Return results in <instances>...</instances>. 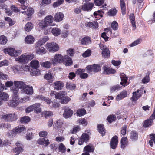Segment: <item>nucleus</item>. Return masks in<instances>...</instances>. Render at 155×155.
Masks as SVG:
<instances>
[{
    "label": "nucleus",
    "mask_w": 155,
    "mask_h": 155,
    "mask_svg": "<svg viewBox=\"0 0 155 155\" xmlns=\"http://www.w3.org/2000/svg\"><path fill=\"white\" fill-rule=\"evenodd\" d=\"M51 62L54 65L57 63H63L66 66H69L72 64L71 58L67 55L63 56L61 54H56L54 57L51 59Z\"/></svg>",
    "instance_id": "1"
},
{
    "label": "nucleus",
    "mask_w": 155,
    "mask_h": 155,
    "mask_svg": "<svg viewBox=\"0 0 155 155\" xmlns=\"http://www.w3.org/2000/svg\"><path fill=\"white\" fill-rule=\"evenodd\" d=\"M54 21V18L51 15H48L46 16L44 20H42L39 23V26L42 28H46L50 26H54L52 23Z\"/></svg>",
    "instance_id": "2"
},
{
    "label": "nucleus",
    "mask_w": 155,
    "mask_h": 155,
    "mask_svg": "<svg viewBox=\"0 0 155 155\" xmlns=\"http://www.w3.org/2000/svg\"><path fill=\"white\" fill-rule=\"evenodd\" d=\"M17 91L14 90L13 91L12 95V99L8 102V105L11 107H15L19 104V97L18 94H17Z\"/></svg>",
    "instance_id": "3"
},
{
    "label": "nucleus",
    "mask_w": 155,
    "mask_h": 155,
    "mask_svg": "<svg viewBox=\"0 0 155 155\" xmlns=\"http://www.w3.org/2000/svg\"><path fill=\"white\" fill-rule=\"evenodd\" d=\"M5 54H8L12 57H15L20 54L22 52L21 50L15 49L14 48L9 47L3 49Z\"/></svg>",
    "instance_id": "4"
},
{
    "label": "nucleus",
    "mask_w": 155,
    "mask_h": 155,
    "mask_svg": "<svg viewBox=\"0 0 155 155\" xmlns=\"http://www.w3.org/2000/svg\"><path fill=\"white\" fill-rule=\"evenodd\" d=\"M45 47L48 51L52 53L55 52L60 49L58 44L54 42H47L45 45Z\"/></svg>",
    "instance_id": "5"
},
{
    "label": "nucleus",
    "mask_w": 155,
    "mask_h": 155,
    "mask_svg": "<svg viewBox=\"0 0 155 155\" xmlns=\"http://www.w3.org/2000/svg\"><path fill=\"white\" fill-rule=\"evenodd\" d=\"M1 117L5 121L9 122L15 121L18 118L17 115L15 113L3 114L1 116Z\"/></svg>",
    "instance_id": "6"
},
{
    "label": "nucleus",
    "mask_w": 155,
    "mask_h": 155,
    "mask_svg": "<svg viewBox=\"0 0 155 155\" xmlns=\"http://www.w3.org/2000/svg\"><path fill=\"white\" fill-rule=\"evenodd\" d=\"M34 58V55L33 54H24L18 58H15V60L19 61L20 62L24 63L30 61Z\"/></svg>",
    "instance_id": "7"
},
{
    "label": "nucleus",
    "mask_w": 155,
    "mask_h": 155,
    "mask_svg": "<svg viewBox=\"0 0 155 155\" xmlns=\"http://www.w3.org/2000/svg\"><path fill=\"white\" fill-rule=\"evenodd\" d=\"M15 87H12L10 88V90L12 92H13V90H17V94H18L19 89H22L25 87L26 84L25 83L22 81H15L14 82Z\"/></svg>",
    "instance_id": "8"
},
{
    "label": "nucleus",
    "mask_w": 155,
    "mask_h": 155,
    "mask_svg": "<svg viewBox=\"0 0 155 155\" xmlns=\"http://www.w3.org/2000/svg\"><path fill=\"white\" fill-rule=\"evenodd\" d=\"M86 71L88 73L92 72H97L101 70L100 66L98 64H93L87 66L85 68Z\"/></svg>",
    "instance_id": "9"
},
{
    "label": "nucleus",
    "mask_w": 155,
    "mask_h": 155,
    "mask_svg": "<svg viewBox=\"0 0 155 155\" xmlns=\"http://www.w3.org/2000/svg\"><path fill=\"white\" fill-rule=\"evenodd\" d=\"M100 48L102 50V54L104 58H108L110 56V51L109 49L105 45L102 44H99Z\"/></svg>",
    "instance_id": "10"
},
{
    "label": "nucleus",
    "mask_w": 155,
    "mask_h": 155,
    "mask_svg": "<svg viewBox=\"0 0 155 155\" xmlns=\"http://www.w3.org/2000/svg\"><path fill=\"white\" fill-rule=\"evenodd\" d=\"M42 45H37V43L35 45L36 53L38 54L43 55L46 53L47 51L43 47H41Z\"/></svg>",
    "instance_id": "11"
},
{
    "label": "nucleus",
    "mask_w": 155,
    "mask_h": 155,
    "mask_svg": "<svg viewBox=\"0 0 155 155\" xmlns=\"http://www.w3.org/2000/svg\"><path fill=\"white\" fill-rule=\"evenodd\" d=\"M63 109L64 110L63 116L64 118H67L72 115L73 111L68 107H63Z\"/></svg>",
    "instance_id": "12"
},
{
    "label": "nucleus",
    "mask_w": 155,
    "mask_h": 155,
    "mask_svg": "<svg viewBox=\"0 0 155 155\" xmlns=\"http://www.w3.org/2000/svg\"><path fill=\"white\" fill-rule=\"evenodd\" d=\"M89 138V136L88 134L83 133L79 140L78 144L81 145L83 144L84 142H87Z\"/></svg>",
    "instance_id": "13"
},
{
    "label": "nucleus",
    "mask_w": 155,
    "mask_h": 155,
    "mask_svg": "<svg viewBox=\"0 0 155 155\" xmlns=\"http://www.w3.org/2000/svg\"><path fill=\"white\" fill-rule=\"evenodd\" d=\"M16 145L17 147L13 150L15 153H16L15 155H18L20 153L23 151V144L21 143L18 142L16 143Z\"/></svg>",
    "instance_id": "14"
},
{
    "label": "nucleus",
    "mask_w": 155,
    "mask_h": 155,
    "mask_svg": "<svg viewBox=\"0 0 155 155\" xmlns=\"http://www.w3.org/2000/svg\"><path fill=\"white\" fill-rule=\"evenodd\" d=\"M94 5L93 3H86L82 5L81 9L84 11H90L92 10Z\"/></svg>",
    "instance_id": "15"
},
{
    "label": "nucleus",
    "mask_w": 155,
    "mask_h": 155,
    "mask_svg": "<svg viewBox=\"0 0 155 155\" xmlns=\"http://www.w3.org/2000/svg\"><path fill=\"white\" fill-rule=\"evenodd\" d=\"M103 73L105 74H113L115 73V70L110 68L108 67L107 66H104L103 68Z\"/></svg>",
    "instance_id": "16"
},
{
    "label": "nucleus",
    "mask_w": 155,
    "mask_h": 155,
    "mask_svg": "<svg viewBox=\"0 0 155 155\" xmlns=\"http://www.w3.org/2000/svg\"><path fill=\"white\" fill-rule=\"evenodd\" d=\"M85 69H78L76 71V74L80 75V77L82 79H85L87 78L88 76V74L86 73H84Z\"/></svg>",
    "instance_id": "17"
},
{
    "label": "nucleus",
    "mask_w": 155,
    "mask_h": 155,
    "mask_svg": "<svg viewBox=\"0 0 155 155\" xmlns=\"http://www.w3.org/2000/svg\"><path fill=\"white\" fill-rule=\"evenodd\" d=\"M27 9V11H22L21 13L28 16V20H29L34 12V10L33 8H31L28 7L27 8V7L25 9Z\"/></svg>",
    "instance_id": "18"
},
{
    "label": "nucleus",
    "mask_w": 155,
    "mask_h": 155,
    "mask_svg": "<svg viewBox=\"0 0 155 155\" xmlns=\"http://www.w3.org/2000/svg\"><path fill=\"white\" fill-rule=\"evenodd\" d=\"M21 91L25 92L28 95H31L33 93L32 86L25 85V87L22 89Z\"/></svg>",
    "instance_id": "19"
},
{
    "label": "nucleus",
    "mask_w": 155,
    "mask_h": 155,
    "mask_svg": "<svg viewBox=\"0 0 155 155\" xmlns=\"http://www.w3.org/2000/svg\"><path fill=\"white\" fill-rule=\"evenodd\" d=\"M118 143V137L117 136H114L110 142L111 147L113 149H115L117 147Z\"/></svg>",
    "instance_id": "20"
},
{
    "label": "nucleus",
    "mask_w": 155,
    "mask_h": 155,
    "mask_svg": "<svg viewBox=\"0 0 155 155\" xmlns=\"http://www.w3.org/2000/svg\"><path fill=\"white\" fill-rule=\"evenodd\" d=\"M37 143L40 145H45V146H47L50 143L49 140L45 138H39L37 140Z\"/></svg>",
    "instance_id": "21"
},
{
    "label": "nucleus",
    "mask_w": 155,
    "mask_h": 155,
    "mask_svg": "<svg viewBox=\"0 0 155 155\" xmlns=\"http://www.w3.org/2000/svg\"><path fill=\"white\" fill-rule=\"evenodd\" d=\"M141 92L140 90H138L136 92H133V96L132 97V101L137 100L141 96Z\"/></svg>",
    "instance_id": "22"
},
{
    "label": "nucleus",
    "mask_w": 155,
    "mask_h": 155,
    "mask_svg": "<svg viewBox=\"0 0 155 155\" xmlns=\"http://www.w3.org/2000/svg\"><path fill=\"white\" fill-rule=\"evenodd\" d=\"M120 78L121 82L120 84L125 87V86H126L128 84L127 82V78L126 77V75L124 73H122L120 75Z\"/></svg>",
    "instance_id": "23"
},
{
    "label": "nucleus",
    "mask_w": 155,
    "mask_h": 155,
    "mask_svg": "<svg viewBox=\"0 0 155 155\" xmlns=\"http://www.w3.org/2000/svg\"><path fill=\"white\" fill-rule=\"evenodd\" d=\"M64 18L63 14L60 12L57 13L54 16V20L56 22H60L63 20Z\"/></svg>",
    "instance_id": "24"
},
{
    "label": "nucleus",
    "mask_w": 155,
    "mask_h": 155,
    "mask_svg": "<svg viewBox=\"0 0 155 155\" xmlns=\"http://www.w3.org/2000/svg\"><path fill=\"white\" fill-rule=\"evenodd\" d=\"M9 99V95L8 94L5 92H3L0 94V99L2 101H6Z\"/></svg>",
    "instance_id": "25"
},
{
    "label": "nucleus",
    "mask_w": 155,
    "mask_h": 155,
    "mask_svg": "<svg viewBox=\"0 0 155 155\" xmlns=\"http://www.w3.org/2000/svg\"><path fill=\"white\" fill-rule=\"evenodd\" d=\"M127 93L126 91L123 90L119 94H118L116 97L117 101H119L127 97Z\"/></svg>",
    "instance_id": "26"
},
{
    "label": "nucleus",
    "mask_w": 155,
    "mask_h": 155,
    "mask_svg": "<svg viewBox=\"0 0 155 155\" xmlns=\"http://www.w3.org/2000/svg\"><path fill=\"white\" fill-rule=\"evenodd\" d=\"M30 66L35 69H37L39 66V61L37 60H32L30 63Z\"/></svg>",
    "instance_id": "27"
},
{
    "label": "nucleus",
    "mask_w": 155,
    "mask_h": 155,
    "mask_svg": "<svg viewBox=\"0 0 155 155\" xmlns=\"http://www.w3.org/2000/svg\"><path fill=\"white\" fill-rule=\"evenodd\" d=\"M54 84V87L56 90H61L64 86L63 83L61 81H56Z\"/></svg>",
    "instance_id": "28"
},
{
    "label": "nucleus",
    "mask_w": 155,
    "mask_h": 155,
    "mask_svg": "<svg viewBox=\"0 0 155 155\" xmlns=\"http://www.w3.org/2000/svg\"><path fill=\"white\" fill-rule=\"evenodd\" d=\"M120 8L121 12L123 15L126 13V4L124 0H120Z\"/></svg>",
    "instance_id": "29"
},
{
    "label": "nucleus",
    "mask_w": 155,
    "mask_h": 155,
    "mask_svg": "<svg viewBox=\"0 0 155 155\" xmlns=\"http://www.w3.org/2000/svg\"><path fill=\"white\" fill-rule=\"evenodd\" d=\"M36 98L41 100H43L46 102L47 104H50L52 102L51 100L49 98H47L44 97L42 95H38L36 97Z\"/></svg>",
    "instance_id": "30"
},
{
    "label": "nucleus",
    "mask_w": 155,
    "mask_h": 155,
    "mask_svg": "<svg viewBox=\"0 0 155 155\" xmlns=\"http://www.w3.org/2000/svg\"><path fill=\"white\" fill-rule=\"evenodd\" d=\"M39 106V103L35 104L32 105H31L25 109V112L27 113H29L33 110H34V108H36Z\"/></svg>",
    "instance_id": "31"
},
{
    "label": "nucleus",
    "mask_w": 155,
    "mask_h": 155,
    "mask_svg": "<svg viewBox=\"0 0 155 155\" xmlns=\"http://www.w3.org/2000/svg\"><path fill=\"white\" fill-rule=\"evenodd\" d=\"M85 25L87 27L91 28H96L98 27V23L96 21H94L93 22H87L86 23Z\"/></svg>",
    "instance_id": "32"
},
{
    "label": "nucleus",
    "mask_w": 155,
    "mask_h": 155,
    "mask_svg": "<svg viewBox=\"0 0 155 155\" xmlns=\"http://www.w3.org/2000/svg\"><path fill=\"white\" fill-rule=\"evenodd\" d=\"M97 128L99 132L102 136H103L105 134L106 130L104 128L103 125L101 124H98L97 126Z\"/></svg>",
    "instance_id": "33"
},
{
    "label": "nucleus",
    "mask_w": 155,
    "mask_h": 155,
    "mask_svg": "<svg viewBox=\"0 0 155 155\" xmlns=\"http://www.w3.org/2000/svg\"><path fill=\"white\" fill-rule=\"evenodd\" d=\"M34 37L30 35H28L25 38L26 42L28 44H33L34 41Z\"/></svg>",
    "instance_id": "34"
},
{
    "label": "nucleus",
    "mask_w": 155,
    "mask_h": 155,
    "mask_svg": "<svg viewBox=\"0 0 155 155\" xmlns=\"http://www.w3.org/2000/svg\"><path fill=\"white\" fill-rule=\"evenodd\" d=\"M94 151L93 146L91 144H89L86 146L84 148V151L85 152H92Z\"/></svg>",
    "instance_id": "35"
},
{
    "label": "nucleus",
    "mask_w": 155,
    "mask_h": 155,
    "mask_svg": "<svg viewBox=\"0 0 155 155\" xmlns=\"http://www.w3.org/2000/svg\"><path fill=\"white\" fill-rule=\"evenodd\" d=\"M25 130L26 128L23 125L17 126L14 129V130L15 131L16 134L21 133Z\"/></svg>",
    "instance_id": "36"
},
{
    "label": "nucleus",
    "mask_w": 155,
    "mask_h": 155,
    "mask_svg": "<svg viewBox=\"0 0 155 155\" xmlns=\"http://www.w3.org/2000/svg\"><path fill=\"white\" fill-rule=\"evenodd\" d=\"M130 137L132 141H136L138 139V134L137 133L134 131L130 133Z\"/></svg>",
    "instance_id": "37"
},
{
    "label": "nucleus",
    "mask_w": 155,
    "mask_h": 155,
    "mask_svg": "<svg viewBox=\"0 0 155 155\" xmlns=\"http://www.w3.org/2000/svg\"><path fill=\"white\" fill-rule=\"evenodd\" d=\"M127 137H123L121 140V147L122 148H124L127 145Z\"/></svg>",
    "instance_id": "38"
},
{
    "label": "nucleus",
    "mask_w": 155,
    "mask_h": 155,
    "mask_svg": "<svg viewBox=\"0 0 155 155\" xmlns=\"http://www.w3.org/2000/svg\"><path fill=\"white\" fill-rule=\"evenodd\" d=\"M33 24L30 22H28L25 25L24 28L26 31L29 32L33 29Z\"/></svg>",
    "instance_id": "39"
},
{
    "label": "nucleus",
    "mask_w": 155,
    "mask_h": 155,
    "mask_svg": "<svg viewBox=\"0 0 155 155\" xmlns=\"http://www.w3.org/2000/svg\"><path fill=\"white\" fill-rule=\"evenodd\" d=\"M65 94L63 95L61 100L60 101V102L62 104H66L70 101L71 99L68 96H65Z\"/></svg>",
    "instance_id": "40"
},
{
    "label": "nucleus",
    "mask_w": 155,
    "mask_h": 155,
    "mask_svg": "<svg viewBox=\"0 0 155 155\" xmlns=\"http://www.w3.org/2000/svg\"><path fill=\"white\" fill-rule=\"evenodd\" d=\"M61 30L58 28H54L51 30V32L54 36H58L61 34Z\"/></svg>",
    "instance_id": "41"
},
{
    "label": "nucleus",
    "mask_w": 155,
    "mask_h": 155,
    "mask_svg": "<svg viewBox=\"0 0 155 155\" xmlns=\"http://www.w3.org/2000/svg\"><path fill=\"white\" fill-rule=\"evenodd\" d=\"M91 41L90 38L89 37H85L82 39L81 43L84 45H87L90 44Z\"/></svg>",
    "instance_id": "42"
},
{
    "label": "nucleus",
    "mask_w": 155,
    "mask_h": 155,
    "mask_svg": "<svg viewBox=\"0 0 155 155\" xmlns=\"http://www.w3.org/2000/svg\"><path fill=\"white\" fill-rule=\"evenodd\" d=\"M18 1L21 4L20 5V8L22 9L25 10L28 6L27 4H25L26 0H18Z\"/></svg>",
    "instance_id": "43"
},
{
    "label": "nucleus",
    "mask_w": 155,
    "mask_h": 155,
    "mask_svg": "<svg viewBox=\"0 0 155 155\" xmlns=\"http://www.w3.org/2000/svg\"><path fill=\"white\" fill-rule=\"evenodd\" d=\"M49 39V38L47 36H45L42 38L40 39L36 43H37V45H42L48 41Z\"/></svg>",
    "instance_id": "44"
},
{
    "label": "nucleus",
    "mask_w": 155,
    "mask_h": 155,
    "mask_svg": "<svg viewBox=\"0 0 155 155\" xmlns=\"http://www.w3.org/2000/svg\"><path fill=\"white\" fill-rule=\"evenodd\" d=\"M16 133L15 131L14 130V129L12 130L8 131L6 134V136L10 138H13L16 135Z\"/></svg>",
    "instance_id": "45"
},
{
    "label": "nucleus",
    "mask_w": 155,
    "mask_h": 155,
    "mask_svg": "<svg viewBox=\"0 0 155 155\" xmlns=\"http://www.w3.org/2000/svg\"><path fill=\"white\" fill-rule=\"evenodd\" d=\"M129 18L133 27L134 29H136V27L135 25V20L134 15L133 14H130L129 16Z\"/></svg>",
    "instance_id": "46"
},
{
    "label": "nucleus",
    "mask_w": 155,
    "mask_h": 155,
    "mask_svg": "<svg viewBox=\"0 0 155 155\" xmlns=\"http://www.w3.org/2000/svg\"><path fill=\"white\" fill-rule=\"evenodd\" d=\"M12 71L15 74L20 73V72L21 67L20 66L16 65L14 66L11 67Z\"/></svg>",
    "instance_id": "47"
},
{
    "label": "nucleus",
    "mask_w": 155,
    "mask_h": 155,
    "mask_svg": "<svg viewBox=\"0 0 155 155\" xmlns=\"http://www.w3.org/2000/svg\"><path fill=\"white\" fill-rule=\"evenodd\" d=\"M153 119H150L146 120L144 123L143 126L145 127L151 126L152 124Z\"/></svg>",
    "instance_id": "48"
},
{
    "label": "nucleus",
    "mask_w": 155,
    "mask_h": 155,
    "mask_svg": "<svg viewBox=\"0 0 155 155\" xmlns=\"http://www.w3.org/2000/svg\"><path fill=\"white\" fill-rule=\"evenodd\" d=\"M150 140L149 141V143L151 147H153V142L155 144V134H150Z\"/></svg>",
    "instance_id": "49"
},
{
    "label": "nucleus",
    "mask_w": 155,
    "mask_h": 155,
    "mask_svg": "<svg viewBox=\"0 0 155 155\" xmlns=\"http://www.w3.org/2000/svg\"><path fill=\"white\" fill-rule=\"evenodd\" d=\"M117 10L116 8H112L108 12V15L110 16H114L116 14Z\"/></svg>",
    "instance_id": "50"
},
{
    "label": "nucleus",
    "mask_w": 155,
    "mask_h": 155,
    "mask_svg": "<svg viewBox=\"0 0 155 155\" xmlns=\"http://www.w3.org/2000/svg\"><path fill=\"white\" fill-rule=\"evenodd\" d=\"M51 62H50L48 61H46L45 62L41 63V66H43L47 68H48L50 67L51 65Z\"/></svg>",
    "instance_id": "51"
},
{
    "label": "nucleus",
    "mask_w": 155,
    "mask_h": 155,
    "mask_svg": "<svg viewBox=\"0 0 155 155\" xmlns=\"http://www.w3.org/2000/svg\"><path fill=\"white\" fill-rule=\"evenodd\" d=\"M41 114L42 115H44L45 118L51 116L53 115V114L52 112L50 111H45L41 113Z\"/></svg>",
    "instance_id": "52"
},
{
    "label": "nucleus",
    "mask_w": 155,
    "mask_h": 155,
    "mask_svg": "<svg viewBox=\"0 0 155 155\" xmlns=\"http://www.w3.org/2000/svg\"><path fill=\"white\" fill-rule=\"evenodd\" d=\"M7 42L6 38L4 35L0 36V44L5 45Z\"/></svg>",
    "instance_id": "53"
},
{
    "label": "nucleus",
    "mask_w": 155,
    "mask_h": 155,
    "mask_svg": "<svg viewBox=\"0 0 155 155\" xmlns=\"http://www.w3.org/2000/svg\"><path fill=\"white\" fill-rule=\"evenodd\" d=\"M77 122L78 124L84 126L86 125L87 124V122L84 118L79 119Z\"/></svg>",
    "instance_id": "54"
},
{
    "label": "nucleus",
    "mask_w": 155,
    "mask_h": 155,
    "mask_svg": "<svg viewBox=\"0 0 155 155\" xmlns=\"http://www.w3.org/2000/svg\"><path fill=\"white\" fill-rule=\"evenodd\" d=\"M53 74L49 72L47 73L44 76V78L47 80H50L53 78Z\"/></svg>",
    "instance_id": "55"
},
{
    "label": "nucleus",
    "mask_w": 155,
    "mask_h": 155,
    "mask_svg": "<svg viewBox=\"0 0 155 155\" xmlns=\"http://www.w3.org/2000/svg\"><path fill=\"white\" fill-rule=\"evenodd\" d=\"M64 94H65L64 92H62L58 93H56L55 94V98L59 99L61 100L63 95H64Z\"/></svg>",
    "instance_id": "56"
},
{
    "label": "nucleus",
    "mask_w": 155,
    "mask_h": 155,
    "mask_svg": "<svg viewBox=\"0 0 155 155\" xmlns=\"http://www.w3.org/2000/svg\"><path fill=\"white\" fill-rule=\"evenodd\" d=\"M64 2V0H58L53 4V6L54 8L59 6L62 4Z\"/></svg>",
    "instance_id": "57"
},
{
    "label": "nucleus",
    "mask_w": 155,
    "mask_h": 155,
    "mask_svg": "<svg viewBox=\"0 0 155 155\" xmlns=\"http://www.w3.org/2000/svg\"><path fill=\"white\" fill-rule=\"evenodd\" d=\"M30 119L28 116H25L21 118L20 121L21 123H27L30 121Z\"/></svg>",
    "instance_id": "58"
},
{
    "label": "nucleus",
    "mask_w": 155,
    "mask_h": 155,
    "mask_svg": "<svg viewBox=\"0 0 155 155\" xmlns=\"http://www.w3.org/2000/svg\"><path fill=\"white\" fill-rule=\"evenodd\" d=\"M63 124V121L62 119H59L57 120L55 123V126L58 128H60Z\"/></svg>",
    "instance_id": "59"
},
{
    "label": "nucleus",
    "mask_w": 155,
    "mask_h": 155,
    "mask_svg": "<svg viewBox=\"0 0 155 155\" xmlns=\"http://www.w3.org/2000/svg\"><path fill=\"white\" fill-rule=\"evenodd\" d=\"M86 110L84 109H79L77 112V114L79 116H83L85 114Z\"/></svg>",
    "instance_id": "60"
},
{
    "label": "nucleus",
    "mask_w": 155,
    "mask_h": 155,
    "mask_svg": "<svg viewBox=\"0 0 155 155\" xmlns=\"http://www.w3.org/2000/svg\"><path fill=\"white\" fill-rule=\"evenodd\" d=\"M115 119L116 117L114 115H110L108 117L107 120L108 122L111 123L113 121H115Z\"/></svg>",
    "instance_id": "61"
},
{
    "label": "nucleus",
    "mask_w": 155,
    "mask_h": 155,
    "mask_svg": "<svg viewBox=\"0 0 155 155\" xmlns=\"http://www.w3.org/2000/svg\"><path fill=\"white\" fill-rule=\"evenodd\" d=\"M111 27L114 30H117L118 28V24L116 21H113L111 24Z\"/></svg>",
    "instance_id": "62"
},
{
    "label": "nucleus",
    "mask_w": 155,
    "mask_h": 155,
    "mask_svg": "<svg viewBox=\"0 0 155 155\" xmlns=\"http://www.w3.org/2000/svg\"><path fill=\"white\" fill-rule=\"evenodd\" d=\"M59 150L61 152L64 153L65 152L66 148L64 145L62 143H60L59 145Z\"/></svg>",
    "instance_id": "63"
},
{
    "label": "nucleus",
    "mask_w": 155,
    "mask_h": 155,
    "mask_svg": "<svg viewBox=\"0 0 155 155\" xmlns=\"http://www.w3.org/2000/svg\"><path fill=\"white\" fill-rule=\"evenodd\" d=\"M21 67L23 70L26 71H29L31 69L30 66L25 64H22Z\"/></svg>",
    "instance_id": "64"
}]
</instances>
